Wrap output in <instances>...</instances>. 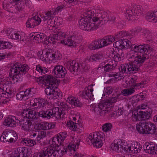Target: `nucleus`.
<instances>
[{
  "label": "nucleus",
  "mask_w": 157,
  "mask_h": 157,
  "mask_svg": "<svg viewBox=\"0 0 157 157\" xmlns=\"http://www.w3.org/2000/svg\"><path fill=\"white\" fill-rule=\"evenodd\" d=\"M130 48L131 51L128 52L127 57L132 63L121 65L119 70L122 73H127L129 72L136 73L139 69L141 63L149 58L148 54L151 51L150 46L147 44L138 46L133 44Z\"/></svg>",
  "instance_id": "obj_1"
},
{
  "label": "nucleus",
  "mask_w": 157,
  "mask_h": 157,
  "mask_svg": "<svg viewBox=\"0 0 157 157\" xmlns=\"http://www.w3.org/2000/svg\"><path fill=\"white\" fill-rule=\"evenodd\" d=\"M78 22L79 28L83 30L91 31L98 28V24L103 19L107 20V13L98 7L86 10Z\"/></svg>",
  "instance_id": "obj_2"
},
{
  "label": "nucleus",
  "mask_w": 157,
  "mask_h": 157,
  "mask_svg": "<svg viewBox=\"0 0 157 157\" xmlns=\"http://www.w3.org/2000/svg\"><path fill=\"white\" fill-rule=\"evenodd\" d=\"M45 81L49 84L48 87L45 89V92L47 95V98L51 100L61 98L62 94L61 92L56 90L57 81L56 79L51 75H44Z\"/></svg>",
  "instance_id": "obj_3"
},
{
  "label": "nucleus",
  "mask_w": 157,
  "mask_h": 157,
  "mask_svg": "<svg viewBox=\"0 0 157 157\" xmlns=\"http://www.w3.org/2000/svg\"><path fill=\"white\" fill-rule=\"evenodd\" d=\"M29 68L26 64L16 65H14L10 68L9 72L10 76L13 77L16 82H18L21 78L27 73Z\"/></svg>",
  "instance_id": "obj_4"
},
{
  "label": "nucleus",
  "mask_w": 157,
  "mask_h": 157,
  "mask_svg": "<svg viewBox=\"0 0 157 157\" xmlns=\"http://www.w3.org/2000/svg\"><path fill=\"white\" fill-rule=\"evenodd\" d=\"M55 34H54L48 39V41L50 40L52 41V39L58 40H60L61 44H64L69 46H75L77 43V40H74L73 36L68 37L66 39H63L66 37V34L64 32L60 31L59 29L56 30V32H54Z\"/></svg>",
  "instance_id": "obj_5"
},
{
  "label": "nucleus",
  "mask_w": 157,
  "mask_h": 157,
  "mask_svg": "<svg viewBox=\"0 0 157 157\" xmlns=\"http://www.w3.org/2000/svg\"><path fill=\"white\" fill-rule=\"evenodd\" d=\"M136 128L139 133L143 134H154L156 131L155 125L147 121L139 122L136 125Z\"/></svg>",
  "instance_id": "obj_6"
},
{
  "label": "nucleus",
  "mask_w": 157,
  "mask_h": 157,
  "mask_svg": "<svg viewBox=\"0 0 157 157\" xmlns=\"http://www.w3.org/2000/svg\"><path fill=\"white\" fill-rule=\"evenodd\" d=\"M67 134L66 132H60L56 136L54 137L50 140V145L49 146H51L54 151H61L62 156L63 155L64 147H61V145L63 142L64 140L67 136Z\"/></svg>",
  "instance_id": "obj_7"
},
{
  "label": "nucleus",
  "mask_w": 157,
  "mask_h": 157,
  "mask_svg": "<svg viewBox=\"0 0 157 157\" xmlns=\"http://www.w3.org/2000/svg\"><path fill=\"white\" fill-rule=\"evenodd\" d=\"M151 109L144 111L134 110L132 112V119L134 121L147 120L151 117Z\"/></svg>",
  "instance_id": "obj_8"
},
{
  "label": "nucleus",
  "mask_w": 157,
  "mask_h": 157,
  "mask_svg": "<svg viewBox=\"0 0 157 157\" xmlns=\"http://www.w3.org/2000/svg\"><path fill=\"white\" fill-rule=\"evenodd\" d=\"M53 147L48 146L45 148L40 153H35L31 157H49L53 155L54 157H61L62 156L61 151H54Z\"/></svg>",
  "instance_id": "obj_9"
},
{
  "label": "nucleus",
  "mask_w": 157,
  "mask_h": 157,
  "mask_svg": "<svg viewBox=\"0 0 157 157\" xmlns=\"http://www.w3.org/2000/svg\"><path fill=\"white\" fill-rule=\"evenodd\" d=\"M105 140V137L102 135L91 133L87 137L86 141L88 144H93L94 147L99 148L102 146Z\"/></svg>",
  "instance_id": "obj_10"
},
{
  "label": "nucleus",
  "mask_w": 157,
  "mask_h": 157,
  "mask_svg": "<svg viewBox=\"0 0 157 157\" xmlns=\"http://www.w3.org/2000/svg\"><path fill=\"white\" fill-rule=\"evenodd\" d=\"M56 15L55 11H52V10L47 11L45 12L44 16L42 17L43 21L44 22L47 21V25L50 27H49L50 29H52L56 32V29L57 28V22H56L55 20H53V19Z\"/></svg>",
  "instance_id": "obj_11"
},
{
  "label": "nucleus",
  "mask_w": 157,
  "mask_h": 157,
  "mask_svg": "<svg viewBox=\"0 0 157 157\" xmlns=\"http://www.w3.org/2000/svg\"><path fill=\"white\" fill-rule=\"evenodd\" d=\"M142 7L135 5L132 8H128L126 10L125 17L128 20H134L138 19L142 12Z\"/></svg>",
  "instance_id": "obj_12"
},
{
  "label": "nucleus",
  "mask_w": 157,
  "mask_h": 157,
  "mask_svg": "<svg viewBox=\"0 0 157 157\" xmlns=\"http://www.w3.org/2000/svg\"><path fill=\"white\" fill-rule=\"evenodd\" d=\"M49 51L48 50L47 51H44L42 52L40 57L42 60H48L49 59L53 62H56L61 58V54L58 51H56L54 53H52Z\"/></svg>",
  "instance_id": "obj_13"
},
{
  "label": "nucleus",
  "mask_w": 157,
  "mask_h": 157,
  "mask_svg": "<svg viewBox=\"0 0 157 157\" xmlns=\"http://www.w3.org/2000/svg\"><path fill=\"white\" fill-rule=\"evenodd\" d=\"M17 5L18 10L22 11L25 8V5L23 0H5L3 3L5 9H9L12 6Z\"/></svg>",
  "instance_id": "obj_14"
},
{
  "label": "nucleus",
  "mask_w": 157,
  "mask_h": 157,
  "mask_svg": "<svg viewBox=\"0 0 157 157\" xmlns=\"http://www.w3.org/2000/svg\"><path fill=\"white\" fill-rule=\"evenodd\" d=\"M67 73L65 67L61 65H58L54 66L52 71V73L57 78H63Z\"/></svg>",
  "instance_id": "obj_15"
},
{
  "label": "nucleus",
  "mask_w": 157,
  "mask_h": 157,
  "mask_svg": "<svg viewBox=\"0 0 157 157\" xmlns=\"http://www.w3.org/2000/svg\"><path fill=\"white\" fill-rule=\"evenodd\" d=\"M100 109H99L98 112L96 113L97 114L101 116H105L109 114L111 116H113L112 114V106L108 107L106 105V103H101L99 106Z\"/></svg>",
  "instance_id": "obj_16"
},
{
  "label": "nucleus",
  "mask_w": 157,
  "mask_h": 157,
  "mask_svg": "<svg viewBox=\"0 0 157 157\" xmlns=\"http://www.w3.org/2000/svg\"><path fill=\"white\" fill-rule=\"evenodd\" d=\"M20 121L15 116H9L4 120L3 124L5 126L14 127L18 125Z\"/></svg>",
  "instance_id": "obj_17"
},
{
  "label": "nucleus",
  "mask_w": 157,
  "mask_h": 157,
  "mask_svg": "<svg viewBox=\"0 0 157 157\" xmlns=\"http://www.w3.org/2000/svg\"><path fill=\"white\" fill-rule=\"evenodd\" d=\"M71 142L67 146L64 147L63 153L66 152L68 150L75 151L80 144V140L77 137H74L72 138Z\"/></svg>",
  "instance_id": "obj_18"
},
{
  "label": "nucleus",
  "mask_w": 157,
  "mask_h": 157,
  "mask_svg": "<svg viewBox=\"0 0 157 157\" xmlns=\"http://www.w3.org/2000/svg\"><path fill=\"white\" fill-rule=\"evenodd\" d=\"M8 35L11 39L16 40L24 41V38L23 36H21V33L20 31H16L15 30L11 29L7 30Z\"/></svg>",
  "instance_id": "obj_19"
},
{
  "label": "nucleus",
  "mask_w": 157,
  "mask_h": 157,
  "mask_svg": "<svg viewBox=\"0 0 157 157\" xmlns=\"http://www.w3.org/2000/svg\"><path fill=\"white\" fill-rule=\"evenodd\" d=\"M65 67L72 73L77 72L80 69V66L75 60L68 61L65 64Z\"/></svg>",
  "instance_id": "obj_20"
},
{
  "label": "nucleus",
  "mask_w": 157,
  "mask_h": 157,
  "mask_svg": "<svg viewBox=\"0 0 157 157\" xmlns=\"http://www.w3.org/2000/svg\"><path fill=\"white\" fill-rule=\"evenodd\" d=\"M93 85L91 84L85 88L81 94V96L83 98L86 99H94V95L92 93L93 91Z\"/></svg>",
  "instance_id": "obj_21"
},
{
  "label": "nucleus",
  "mask_w": 157,
  "mask_h": 157,
  "mask_svg": "<svg viewBox=\"0 0 157 157\" xmlns=\"http://www.w3.org/2000/svg\"><path fill=\"white\" fill-rule=\"evenodd\" d=\"M41 21L40 17L37 16H35L28 19L26 23V26L28 28H33L36 26L39 25Z\"/></svg>",
  "instance_id": "obj_22"
},
{
  "label": "nucleus",
  "mask_w": 157,
  "mask_h": 157,
  "mask_svg": "<svg viewBox=\"0 0 157 157\" xmlns=\"http://www.w3.org/2000/svg\"><path fill=\"white\" fill-rule=\"evenodd\" d=\"M117 63L115 61H112L111 59H108L104 61L101 63V67L104 68L106 71H112L116 66Z\"/></svg>",
  "instance_id": "obj_23"
},
{
  "label": "nucleus",
  "mask_w": 157,
  "mask_h": 157,
  "mask_svg": "<svg viewBox=\"0 0 157 157\" xmlns=\"http://www.w3.org/2000/svg\"><path fill=\"white\" fill-rule=\"evenodd\" d=\"M19 124L22 130L25 131H31L33 126L31 121L28 119L20 120Z\"/></svg>",
  "instance_id": "obj_24"
},
{
  "label": "nucleus",
  "mask_w": 157,
  "mask_h": 157,
  "mask_svg": "<svg viewBox=\"0 0 157 157\" xmlns=\"http://www.w3.org/2000/svg\"><path fill=\"white\" fill-rule=\"evenodd\" d=\"M21 114L23 117L29 119H35L38 118L36 112L29 109H24Z\"/></svg>",
  "instance_id": "obj_25"
},
{
  "label": "nucleus",
  "mask_w": 157,
  "mask_h": 157,
  "mask_svg": "<svg viewBox=\"0 0 157 157\" xmlns=\"http://www.w3.org/2000/svg\"><path fill=\"white\" fill-rule=\"evenodd\" d=\"M114 40L115 38L114 37L111 35L108 36L100 39V43L102 46V48L111 44Z\"/></svg>",
  "instance_id": "obj_26"
},
{
  "label": "nucleus",
  "mask_w": 157,
  "mask_h": 157,
  "mask_svg": "<svg viewBox=\"0 0 157 157\" xmlns=\"http://www.w3.org/2000/svg\"><path fill=\"white\" fill-rule=\"evenodd\" d=\"M18 151H19L21 157H28L32 152V151L29 147H21L17 148Z\"/></svg>",
  "instance_id": "obj_27"
},
{
  "label": "nucleus",
  "mask_w": 157,
  "mask_h": 157,
  "mask_svg": "<svg viewBox=\"0 0 157 157\" xmlns=\"http://www.w3.org/2000/svg\"><path fill=\"white\" fill-rule=\"evenodd\" d=\"M67 101L72 106H74L80 107L82 105L78 98L73 96H69L67 99Z\"/></svg>",
  "instance_id": "obj_28"
},
{
  "label": "nucleus",
  "mask_w": 157,
  "mask_h": 157,
  "mask_svg": "<svg viewBox=\"0 0 157 157\" xmlns=\"http://www.w3.org/2000/svg\"><path fill=\"white\" fill-rule=\"evenodd\" d=\"M146 19L149 22L153 23L157 22V11H150L146 16Z\"/></svg>",
  "instance_id": "obj_29"
},
{
  "label": "nucleus",
  "mask_w": 157,
  "mask_h": 157,
  "mask_svg": "<svg viewBox=\"0 0 157 157\" xmlns=\"http://www.w3.org/2000/svg\"><path fill=\"white\" fill-rule=\"evenodd\" d=\"M130 148L129 153H137L140 151L142 147L140 144L137 142H134L132 143L131 147Z\"/></svg>",
  "instance_id": "obj_30"
},
{
  "label": "nucleus",
  "mask_w": 157,
  "mask_h": 157,
  "mask_svg": "<svg viewBox=\"0 0 157 157\" xmlns=\"http://www.w3.org/2000/svg\"><path fill=\"white\" fill-rule=\"evenodd\" d=\"M11 131L8 129L4 131L0 137L1 141L3 142H9L11 136Z\"/></svg>",
  "instance_id": "obj_31"
},
{
  "label": "nucleus",
  "mask_w": 157,
  "mask_h": 157,
  "mask_svg": "<svg viewBox=\"0 0 157 157\" xmlns=\"http://www.w3.org/2000/svg\"><path fill=\"white\" fill-rule=\"evenodd\" d=\"M50 110L51 112V114L52 117H56L58 119H59L61 118H63V115L61 112L60 111L59 109V108L57 107H55L53 108L52 109H50Z\"/></svg>",
  "instance_id": "obj_32"
},
{
  "label": "nucleus",
  "mask_w": 157,
  "mask_h": 157,
  "mask_svg": "<svg viewBox=\"0 0 157 157\" xmlns=\"http://www.w3.org/2000/svg\"><path fill=\"white\" fill-rule=\"evenodd\" d=\"M122 55L121 53V55L118 54L116 51H114V49H112L110 52V56L113 58L114 60L112 61H115L117 64V62L121 59V58Z\"/></svg>",
  "instance_id": "obj_33"
},
{
  "label": "nucleus",
  "mask_w": 157,
  "mask_h": 157,
  "mask_svg": "<svg viewBox=\"0 0 157 157\" xmlns=\"http://www.w3.org/2000/svg\"><path fill=\"white\" fill-rule=\"evenodd\" d=\"M104 57V53L102 52H99L91 56L89 59L90 62L96 61L103 59Z\"/></svg>",
  "instance_id": "obj_34"
},
{
  "label": "nucleus",
  "mask_w": 157,
  "mask_h": 157,
  "mask_svg": "<svg viewBox=\"0 0 157 157\" xmlns=\"http://www.w3.org/2000/svg\"><path fill=\"white\" fill-rule=\"evenodd\" d=\"M122 140L120 139H116L114 140L113 142L111 144V147L114 151H118L119 148L121 149V145Z\"/></svg>",
  "instance_id": "obj_35"
},
{
  "label": "nucleus",
  "mask_w": 157,
  "mask_h": 157,
  "mask_svg": "<svg viewBox=\"0 0 157 157\" xmlns=\"http://www.w3.org/2000/svg\"><path fill=\"white\" fill-rule=\"evenodd\" d=\"M44 37V34L41 33H36L35 35L31 36L32 39H33V42L36 43L40 42Z\"/></svg>",
  "instance_id": "obj_36"
},
{
  "label": "nucleus",
  "mask_w": 157,
  "mask_h": 157,
  "mask_svg": "<svg viewBox=\"0 0 157 157\" xmlns=\"http://www.w3.org/2000/svg\"><path fill=\"white\" fill-rule=\"evenodd\" d=\"M132 143L128 142V143L126 141L122 140V144H121V149L124 150V151H128L129 152V150L130 149V147H131Z\"/></svg>",
  "instance_id": "obj_37"
},
{
  "label": "nucleus",
  "mask_w": 157,
  "mask_h": 157,
  "mask_svg": "<svg viewBox=\"0 0 157 157\" xmlns=\"http://www.w3.org/2000/svg\"><path fill=\"white\" fill-rule=\"evenodd\" d=\"M21 143H22L24 145L31 147L33 146L36 143L35 141L33 140L28 138L26 139L24 138L22 139Z\"/></svg>",
  "instance_id": "obj_38"
},
{
  "label": "nucleus",
  "mask_w": 157,
  "mask_h": 157,
  "mask_svg": "<svg viewBox=\"0 0 157 157\" xmlns=\"http://www.w3.org/2000/svg\"><path fill=\"white\" fill-rule=\"evenodd\" d=\"M13 46L12 43L8 41H2L0 39V48H10Z\"/></svg>",
  "instance_id": "obj_39"
},
{
  "label": "nucleus",
  "mask_w": 157,
  "mask_h": 157,
  "mask_svg": "<svg viewBox=\"0 0 157 157\" xmlns=\"http://www.w3.org/2000/svg\"><path fill=\"white\" fill-rule=\"evenodd\" d=\"M36 70L37 72L38 73V74H40L41 75L45 74L48 71L47 68L42 67L39 64L36 66Z\"/></svg>",
  "instance_id": "obj_40"
},
{
  "label": "nucleus",
  "mask_w": 157,
  "mask_h": 157,
  "mask_svg": "<svg viewBox=\"0 0 157 157\" xmlns=\"http://www.w3.org/2000/svg\"><path fill=\"white\" fill-rule=\"evenodd\" d=\"M57 104L59 109L60 111L61 112V113H65L64 112V110L66 109L67 107V105L65 102L62 101H59L57 102Z\"/></svg>",
  "instance_id": "obj_41"
},
{
  "label": "nucleus",
  "mask_w": 157,
  "mask_h": 157,
  "mask_svg": "<svg viewBox=\"0 0 157 157\" xmlns=\"http://www.w3.org/2000/svg\"><path fill=\"white\" fill-rule=\"evenodd\" d=\"M135 92L134 88L132 86V88L124 89L121 91V94L124 96L130 95Z\"/></svg>",
  "instance_id": "obj_42"
},
{
  "label": "nucleus",
  "mask_w": 157,
  "mask_h": 157,
  "mask_svg": "<svg viewBox=\"0 0 157 157\" xmlns=\"http://www.w3.org/2000/svg\"><path fill=\"white\" fill-rule=\"evenodd\" d=\"M154 146L153 144H145L144 147L145 152L150 154H153Z\"/></svg>",
  "instance_id": "obj_43"
},
{
  "label": "nucleus",
  "mask_w": 157,
  "mask_h": 157,
  "mask_svg": "<svg viewBox=\"0 0 157 157\" xmlns=\"http://www.w3.org/2000/svg\"><path fill=\"white\" fill-rule=\"evenodd\" d=\"M77 124L76 123H75L71 121H67V127L71 130L73 131L76 130L77 128Z\"/></svg>",
  "instance_id": "obj_44"
},
{
  "label": "nucleus",
  "mask_w": 157,
  "mask_h": 157,
  "mask_svg": "<svg viewBox=\"0 0 157 157\" xmlns=\"http://www.w3.org/2000/svg\"><path fill=\"white\" fill-rule=\"evenodd\" d=\"M122 43L121 48H128L130 47L131 42L127 39H123L121 40Z\"/></svg>",
  "instance_id": "obj_45"
},
{
  "label": "nucleus",
  "mask_w": 157,
  "mask_h": 157,
  "mask_svg": "<svg viewBox=\"0 0 157 157\" xmlns=\"http://www.w3.org/2000/svg\"><path fill=\"white\" fill-rule=\"evenodd\" d=\"M118 98V96L117 95L116 96L113 95L112 96L106 100L104 103H106V105H108L109 103L112 104L116 103L117 101Z\"/></svg>",
  "instance_id": "obj_46"
},
{
  "label": "nucleus",
  "mask_w": 157,
  "mask_h": 157,
  "mask_svg": "<svg viewBox=\"0 0 157 157\" xmlns=\"http://www.w3.org/2000/svg\"><path fill=\"white\" fill-rule=\"evenodd\" d=\"M18 139V136L15 132L11 131L10 137L9 142L11 143L16 142Z\"/></svg>",
  "instance_id": "obj_47"
},
{
  "label": "nucleus",
  "mask_w": 157,
  "mask_h": 157,
  "mask_svg": "<svg viewBox=\"0 0 157 157\" xmlns=\"http://www.w3.org/2000/svg\"><path fill=\"white\" fill-rule=\"evenodd\" d=\"M35 128L38 130H47V122L41 123L39 124H36Z\"/></svg>",
  "instance_id": "obj_48"
},
{
  "label": "nucleus",
  "mask_w": 157,
  "mask_h": 157,
  "mask_svg": "<svg viewBox=\"0 0 157 157\" xmlns=\"http://www.w3.org/2000/svg\"><path fill=\"white\" fill-rule=\"evenodd\" d=\"M110 76L112 78L111 79H114L116 81L118 80L121 79V77L122 76L121 74L120 73H112L109 74Z\"/></svg>",
  "instance_id": "obj_49"
},
{
  "label": "nucleus",
  "mask_w": 157,
  "mask_h": 157,
  "mask_svg": "<svg viewBox=\"0 0 157 157\" xmlns=\"http://www.w3.org/2000/svg\"><path fill=\"white\" fill-rule=\"evenodd\" d=\"M31 105L33 107V109H40V104L38 99H35L30 102Z\"/></svg>",
  "instance_id": "obj_50"
},
{
  "label": "nucleus",
  "mask_w": 157,
  "mask_h": 157,
  "mask_svg": "<svg viewBox=\"0 0 157 157\" xmlns=\"http://www.w3.org/2000/svg\"><path fill=\"white\" fill-rule=\"evenodd\" d=\"M128 35V33L125 31H121L117 33V34L114 36L115 38V39H119L121 38L124 36H127Z\"/></svg>",
  "instance_id": "obj_51"
},
{
  "label": "nucleus",
  "mask_w": 157,
  "mask_h": 157,
  "mask_svg": "<svg viewBox=\"0 0 157 157\" xmlns=\"http://www.w3.org/2000/svg\"><path fill=\"white\" fill-rule=\"evenodd\" d=\"M112 125L111 123H107L105 124L102 127V130L104 132L109 131L111 130Z\"/></svg>",
  "instance_id": "obj_52"
},
{
  "label": "nucleus",
  "mask_w": 157,
  "mask_h": 157,
  "mask_svg": "<svg viewBox=\"0 0 157 157\" xmlns=\"http://www.w3.org/2000/svg\"><path fill=\"white\" fill-rule=\"evenodd\" d=\"M40 109H43L48 104L47 100L45 99L38 98Z\"/></svg>",
  "instance_id": "obj_53"
},
{
  "label": "nucleus",
  "mask_w": 157,
  "mask_h": 157,
  "mask_svg": "<svg viewBox=\"0 0 157 157\" xmlns=\"http://www.w3.org/2000/svg\"><path fill=\"white\" fill-rule=\"evenodd\" d=\"M144 82L142 81L140 83L135 84V85H131V86H132L134 88V89L135 88L139 89L140 88H143L144 86Z\"/></svg>",
  "instance_id": "obj_54"
},
{
  "label": "nucleus",
  "mask_w": 157,
  "mask_h": 157,
  "mask_svg": "<svg viewBox=\"0 0 157 157\" xmlns=\"http://www.w3.org/2000/svg\"><path fill=\"white\" fill-rule=\"evenodd\" d=\"M112 113L113 115L112 116H114L116 114V115H118L119 116H120L124 112V109H122L120 108V109H118L117 110L116 112L114 111L113 112L114 110L113 109V108L112 107Z\"/></svg>",
  "instance_id": "obj_55"
},
{
  "label": "nucleus",
  "mask_w": 157,
  "mask_h": 157,
  "mask_svg": "<svg viewBox=\"0 0 157 157\" xmlns=\"http://www.w3.org/2000/svg\"><path fill=\"white\" fill-rule=\"evenodd\" d=\"M97 105L95 104H93L91 105V109L92 111H94L96 113L98 112V109H100V107L99 106L100 105V104Z\"/></svg>",
  "instance_id": "obj_56"
},
{
  "label": "nucleus",
  "mask_w": 157,
  "mask_h": 157,
  "mask_svg": "<svg viewBox=\"0 0 157 157\" xmlns=\"http://www.w3.org/2000/svg\"><path fill=\"white\" fill-rule=\"evenodd\" d=\"M24 91H22L18 93L16 95V98L17 99L21 100L23 98L25 99V98L24 96Z\"/></svg>",
  "instance_id": "obj_57"
},
{
  "label": "nucleus",
  "mask_w": 157,
  "mask_h": 157,
  "mask_svg": "<svg viewBox=\"0 0 157 157\" xmlns=\"http://www.w3.org/2000/svg\"><path fill=\"white\" fill-rule=\"evenodd\" d=\"M18 151L17 148V150L12 152L11 154L10 157H21L19 151Z\"/></svg>",
  "instance_id": "obj_58"
},
{
  "label": "nucleus",
  "mask_w": 157,
  "mask_h": 157,
  "mask_svg": "<svg viewBox=\"0 0 157 157\" xmlns=\"http://www.w3.org/2000/svg\"><path fill=\"white\" fill-rule=\"evenodd\" d=\"M93 44L94 45L96 49L102 48L101 44L100 43V40L97 41H94L93 42Z\"/></svg>",
  "instance_id": "obj_59"
},
{
  "label": "nucleus",
  "mask_w": 157,
  "mask_h": 157,
  "mask_svg": "<svg viewBox=\"0 0 157 157\" xmlns=\"http://www.w3.org/2000/svg\"><path fill=\"white\" fill-rule=\"evenodd\" d=\"M113 91V89L111 87H107L104 88V93L105 92L107 94L111 93Z\"/></svg>",
  "instance_id": "obj_60"
},
{
  "label": "nucleus",
  "mask_w": 157,
  "mask_h": 157,
  "mask_svg": "<svg viewBox=\"0 0 157 157\" xmlns=\"http://www.w3.org/2000/svg\"><path fill=\"white\" fill-rule=\"evenodd\" d=\"M114 46L118 48H121L122 43L121 40H119L115 42L113 44Z\"/></svg>",
  "instance_id": "obj_61"
},
{
  "label": "nucleus",
  "mask_w": 157,
  "mask_h": 157,
  "mask_svg": "<svg viewBox=\"0 0 157 157\" xmlns=\"http://www.w3.org/2000/svg\"><path fill=\"white\" fill-rule=\"evenodd\" d=\"M45 136V133L44 131H40L37 136L38 140H39L40 139L44 138Z\"/></svg>",
  "instance_id": "obj_62"
},
{
  "label": "nucleus",
  "mask_w": 157,
  "mask_h": 157,
  "mask_svg": "<svg viewBox=\"0 0 157 157\" xmlns=\"http://www.w3.org/2000/svg\"><path fill=\"white\" fill-rule=\"evenodd\" d=\"M47 130L53 128L55 126L54 123L53 122H47Z\"/></svg>",
  "instance_id": "obj_63"
},
{
  "label": "nucleus",
  "mask_w": 157,
  "mask_h": 157,
  "mask_svg": "<svg viewBox=\"0 0 157 157\" xmlns=\"http://www.w3.org/2000/svg\"><path fill=\"white\" fill-rule=\"evenodd\" d=\"M148 107L147 105L145 104H142L140 105H139L137 107V110H139L140 109H146Z\"/></svg>",
  "instance_id": "obj_64"
}]
</instances>
